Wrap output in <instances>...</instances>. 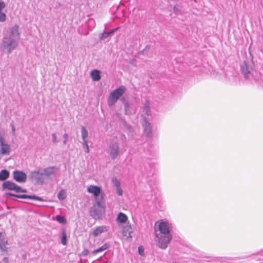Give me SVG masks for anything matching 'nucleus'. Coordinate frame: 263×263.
<instances>
[{
	"instance_id": "f3484780",
	"label": "nucleus",
	"mask_w": 263,
	"mask_h": 263,
	"mask_svg": "<svg viewBox=\"0 0 263 263\" xmlns=\"http://www.w3.org/2000/svg\"><path fill=\"white\" fill-rule=\"evenodd\" d=\"M90 76L95 81H98L101 79L100 71L99 70L94 69L90 72Z\"/></svg>"
},
{
	"instance_id": "ea45409f",
	"label": "nucleus",
	"mask_w": 263,
	"mask_h": 263,
	"mask_svg": "<svg viewBox=\"0 0 263 263\" xmlns=\"http://www.w3.org/2000/svg\"><path fill=\"white\" fill-rule=\"evenodd\" d=\"M173 263H179V262H178L177 261L175 260V261H173Z\"/></svg>"
},
{
	"instance_id": "0eeeda50",
	"label": "nucleus",
	"mask_w": 263,
	"mask_h": 263,
	"mask_svg": "<svg viewBox=\"0 0 263 263\" xmlns=\"http://www.w3.org/2000/svg\"><path fill=\"white\" fill-rule=\"evenodd\" d=\"M8 238L6 234L4 232H0V251L1 252H7L8 245Z\"/></svg>"
},
{
	"instance_id": "a19ab883",
	"label": "nucleus",
	"mask_w": 263,
	"mask_h": 263,
	"mask_svg": "<svg viewBox=\"0 0 263 263\" xmlns=\"http://www.w3.org/2000/svg\"><path fill=\"white\" fill-rule=\"evenodd\" d=\"M108 261H106L105 263H108Z\"/></svg>"
},
{
	"instance_id": "b1692460",
	"label": "nucleus",
	"mask_w": 263,
	"mask_h": 263,
	"mask_svg": "<svg viewBox=\"0 0 263 263\" xmlns=\"http://www.w3.org/2000/svg\"><path fill=\"white\" fill-rule=\"evenodd\" d=\"M61 243L63 245H66L67 244V236L65 232V231H63L62 235L61 238Z\"/></svg>"
},
{
	"instance_id": "58836bf2",
	"label": "nucleus",
	"mask_w": 263,
	"mask_h": 263,
	"mask_svg": "<svg viewBox=\"0 0 263 263\" xmlns=\"http://www.w3.org/2000/svg\"><path fill=\"white\" fill-rule=\"evenodd\" d=\"M139 253L140 255H142V253H143V250L141 249V247H139Z\"/></svg>"
},
{
	"instance_id": "a211bd4d",
	"label": "nucleus",
	"mask_w": 263,
	"mask_h": 263,
	"mask_svg": "<svg viewBox=\"0 0 263 263\" xmlns=\"http://www.w3.org/2000/svg\"><path fill=\"white\" fill-rule=\"evenodd\" d=\"M127 220L128 218L125 214L122 212L119 213L117 218V220L118 222L124 223L127 221Z\"/></svg>"
},
{
	"instance_id": "5701e85b",
	"label": "nucleus",
	"mask_w": 263,
	"mask_h": 263,
	"mask_svg": "<svg viewBox=\"0 0 263 263\" xmlns=\"http://www.w3.org/2000/svg\"><path fill=\"white\" fill-rule=\"evenodd\" d=\"M143 111H145V114L146 115L149 114V111L150 110V104L149 102L146 101L145 103L144 104L143 107Z\"/></svg>"
},
{
	"instance_id": "dca6fc26",
	"label": "nucleus",
	"mask_w": 263,
	"mask_h": 263,
	"mask_svg": "<svg viewBox=\"0 0 263 263\" xmlns=\"http://www.w3.org/2000/svg\"><path fill=\"white\" fill-rule=\"evenodd\" d=\"M107 231V227L105 226H100L95 229L93 232L92 235L97 237L100 235L101 233L106 232Z\"/></svg>"
},
{
	"instance_id": "473e14b6",
	"label": "nucleus",
	"mask_w": 263,
	"mask_h": 263,
	"mask_svg": "<svg viewBox=\"0 0 263 263\" xmlns=\"http://www.w3.org/2000/svg\"><path fill=\"white\" fill-rule=\"evenodd\" d=\"M129 105L127 102L124 104L125 111L126 114H127V111L129 108Z\"/></svg>"
},
{
	"instance_id": "aec40b11",
	"label": "nucleus",
	"mask_w": 263,
	"mask_h": 263,
	"mask_svg": "<svg viewBox=\"0 0 263 263\" xmlns=\"http://www.w3.org/2000/svg\"><path fill=\"white\" fill-rule=\"evenodd\" d=\"M9 176V173L6 170H2L0 172V180L3 181L8 178Z\"/></svg>"
},
{
	"instance_id": "9d476101",
	"label": "nucleus",
	"mask_w": 263,
	"mask_h": 263,
	"mask_svg": "<svg viewBox=\"0 0 263 263\" xmlns=\"http://www.w3.org/2000/svg\"><path fill=\"white\" fill-rule=\"evenodd\" d=\"M142 126L144 134L146 137H150L152 133V126L146 120L144 119L142 122Z\"/></svg>"
},
{
	"instance_id": "c756f323",
	"label": "nucleus",
	"mask_w": 263,
	"mask_h": 263,
	"mask_svg": "<svg viewBox=\"0 0 263 263\" xmlns=\"http://www.w3.org/2000/svg\"><path fill=\"white\" fill-rule=\"evenodd\" d=\"M112 182L116 187L120 186V182L116 178H114L112 179Z\"/></svg>"
},
{
	"instance_id": "bb28decb",
	"label": "nucleus",
	"mask_w": 263,
	"mask_h": 263,
	"mask_svg": "<svg viewBox=\"0 0 263 263\" xmlns=\"http://www.w3.org/2000/svg\"><path fill=\"white\" fill-rule=\"evenodd\" d=\"M6 20V15L3 12H0V22H4Z\"/></svg>"
},
{
	"instance_id": "cd10ccee",
	"label": "nucleus",
	"mask_w": 263,
	"mask_h": 263,
	"mask_svg": "<svg viewBox=\"0 0 263 263\" xmlns=\"http://www.w3.org/2000/svg\"><path fill=\"white\" fill-rule=\"evenodd\" d=\"M83 142V147L85 148V152L88 153L89 152V149L87 144V141L86 140Z\"/></svg>"
},
{
	"instance_id": "393cba45",
	"label": "nucleus",
	"mask_w": 263,
	"mask_h": 263,
	"mask_svg": "<svg viewBox=\"0 0 263 263\" xmlns=\"http://www.w3.org/2000/svg\"><path fill=\"white\" fill-rule=\"evenodd\" d=\"M55 219L60 223H65L66 222V220L64 218V217H63L60 215L57 216Z\"/></svg>"
},
{
	"instance_id": "f8f14e48",
	"label": "nucleus",
	"mask_w": 263,
	"mask_h": 263,
	"mask_svg": "<svg viewBox=\"0 0 263 263\" xmlns=\"http://www.w3.org/2000/svg\"><path fill=\"white\" fill-rule=\"evenodd\" d=\"M87 191L88 193L93 194L95 197L102 194L101 193V188L95 185H90L88 187Z\"/></svg>"
},
{
	"instance_id": "412c9836",
	"label": "nucleus",
	"mask_w": 263,
	"mask_h": 263,
	"mask_svg": "<svg viewBox=\"0 0 263 263\" xmlns=\"http://www.w3.org/2000/svg\"><path fill=\"white\" fill-rule=\"evenodd\" d=\"M66 192L65 190H61L58 194V198L60 200H63L66 198Z\"/></svg>"
},
{
	"instance_id": "7c9ffc66",
	"label": "nucleus",
	"mask_w": 263,
	"mask_h": 263,
	"mask_svg": "<svg viewBox=\"0 0 263 263\" xmlns=\"http://www.w3.org/2000/svg\"><path fill=\"white\" fill-rule=\"evenodd\" d=\"M122 190L121 189V187H117V193L118 195L121 196L122 195Z\"/></svg>"
},
{
	"instance_id": "6e6552de",
	"label": "nucleus",
	"mask_w": 263,
	"mask_h": 263,
	"mask_svg": "<svg viewBox=\"0 0 263 263\" xmlns=\"http://www.w3.org/2000/svg\"><path fill=\"white\" fill-rule=\"evenodd\" d=\"M105 208H98L93 205V209L90 211V215L95 219L100 218L104 214Z\"/></svg>"
},
{
	"instance_id": "f704fd0d",
	"label": "nucleus",
	"mask_w": 263,
	"mask_h": 263,
	"mask_svg": "<svg viewBox=\"0 0 263 263\" xmlns=\"http://www.w3.org/2000/svg\"><path fill=\"white\" fill-rule=\"evenodd\" d=\"M68 137V135L67 134H64L63 137L64 138L65 140L63 141V143L64 144H66V143H67V139Z\"/></svg>"
},
{
	"instance_id": "f257e3e1",
	"label": "nucleus",
	"mask_w": 263,
	"mask_h": 263,
	"mask_svg": "<svg viewBox=\"0 0 263 263\" xmlns=\"http://www.w3.org/2000/svg\"><path fill=\"white\" fill-rule=\"evenodd\" d=\"M171 231V226L167 221L161 220L156 222L155 241L159 248L162 249L167 248L172 239Z\"/></svg>"
},
{
	"instance_id": "4be33fe9",
	"label": "nucleus",
	"mask_w": 263,
	"mask_h": 263,
	"mask_svg": "<svg viewBox=\"0 0 263 263\" xmlns=\"http://www.w3.org/2000/svg\"><path fill=\"white\" fill-rule=\"evenodd\" d=\"M81 134H82V137L83 139V141H86V138L88 136V132L86 130V129L85 128V127L82 126L81 128Z\"/></svg>"
},
{
	"instance_id": "e433bc0d",
	"label": "nucleus",
	"mask_w": 263,
	"mask_h": 263,
	"mask_svg": "<svg viewBox=\"0 0 263 263\" xmlns=\"http://www.w3.org/2000/svg\"><path fill=\"white\" fill-rule=\"evenodd\" d=\"M10 126L12 127V130L13 134L14 135H15V127H14V126L12 124H11L10 125Z\"/></svg>"
},
{
	"instance_id": "4468645a",
	"label": "nucleus",
	"mask_w": 263,
	"mask_h": 263,
	"mask_svg": "<svg viewBox=\"0 0 263 263\" xmlns=\"http://www.w3.org/2000/svg\"><path fill=\"white\" fill-rule=\"evenodd\" d=\"M241 69L242 74L246 79L248 77V74L250 73V70L247 62L244 61L241 65Z\"/></svg>"
},
{
	"instance_id": "6ab92c4d",
	"label": "nucleus",
	"mask_w": 263,
	"mask_h": 263,
	"mask_svg": "<svg viewBox=\"0 0 263 263\" xmlns=\"http://www.w3.org/2000/svg\"><path fill=\"white\" fill-rule=\"evenodd\" d=\"M109 247V245L108 243H105L103 246H102L101 247L98 248L97 249L93 250L92 251V253L93 254H96L97 253H98L99 252H102L104 250L107 249Z\"/></svg>"
},
{
	"instance_id": "f03ea898",
	"label": "nucleus",
	"mask_w": 263,
	"mask_h": 263,
	"mask_svg": "<svg viewBox=\"0 0 263 263\" xmlns=\"http://www.w3.org/2000/svg\"><path fill=\"white\" fill-rule=\"evenodd\" d=\"M20 34L17 25H13L7 31L0 45V49L3 53L9 54L16 48Z\"/></svg>"
},
{
	"instance_id": "ddd939ff",
	"label": "nucleus",
	"mask_w": 263,
	"mask_h": 263,
	"mask_svg": "<svg viewBox=\"0 0 263 263\" xmlns=\"http://www.w3.org/2000/svg\"><path fill=\"white\" fill-rule=\"evenodd\" d=\"M95 198L96 204L94 205L97 206L98 208H105L103 194H101Z\"/></svg>"
},
{
	"instance_id": "4c0bfd02",
	"label": "nucleus",
	"mask_w": 263,
	"mask_h": 263,
	"mask_svg": "<svg viewBox=\"0 0 263 263\" xmlns=\"http://www.w3.org/2000/svg\"><path fill=\"white\" fill-rule=\"evenodd\" d=\"M174 11L176 14H177L179 12V10L178 9L177 7L176 6H175L174 7Z\"/></svg>"
},
{
	"instance_id": "20e7f679",
	"label": "nucleus",
	"mask_w": 263,
	"mask_h": 263,
	"mask_svg": "<svg viewBox=\"0 0 263 263\" xmlns=\"http://www.w3.org/2000/svg\"><path fill=\"white\" fill-rule=\"evenodd\" d=\"M126 90L124 86H121L111 91L108 98L107 104L109 106H113L118 100L124 94Z\"/></svg>"
},
{
	"instance_id": "7ed1b4c3",
	"label": "nucleus",
	"mask_w": 263,
	"mask_h": 263,
	"mask_svg": "<svg viewBox=\"0 0 263 263\" xmlns=\"http://www.w3.org/2000/svg\"><path fill=\"white\" fill-rule=\"evenodd\" d=\"M59 171L58 167L56 166H49L45 168H39L37 170L33 171L30 173V178L36 180L39 183H43L44 181V178H51L55 176Z\"/></svg>"
},
{
	"instance_id": "72a5a7b5",
	"label": "nucleus",
	"mask_w": 263,
	"mask_h": 263,
	"mask_svg": "<svg viewBox=\"0 0 263 263\" xmlns=\"http://www.w3.org/2000/svg\"><path fill=\"white\" fill-rule=\"evenodd\" d=\"M9 258L8 257H4L3 258L2 261L1 263H9Z\"/></svg>"
},
{
	"instance_id": "2eb2a0df",
	"label": "nucleus",
	"mask_w": 263,
	"mask_h": 263,
	"mask_svg": "<svg viewBox=\"0 0 263 263\" xmlns=\"http://www.w3.org/2000/svg\"><path fill=\"white\" fill-rule=\"evenodd\" d=\"M133 232L132 228L130 226H125L123 227L122 230V234L124 236L126 237L127 238L132 237V233Z\"/></svg>"
},
{
	"instance_id": "423d86ee",
	"label": "nucleus",
	"mask_w": 263,
	"mask_h": 263,
	"mask_svg": "<svg viewBox=\"0 0 263 263\" xmlns=\"http://www.w3.org/2000/svg\"><path fill=\"white\" fill-rule=\"evenodd\" d=\"M3 187L5 189H8L11 191H14L16 193H26L27 191L25 189H22L15 183L7 181L3 183Z\"/></svg>"
},
{
	"instance_id": "39448f33",
	"label": "nucleus",
	"mask_w": 263,
	"mask_h": 263,
	"mask_svg": "<svg viewBox=\"0 0 263 263\" xmlns=\"http://www.w3.org/2000/svg\"><path fill=\"white\" fill-rule=\"evenodd\" d=\"M107 152L112 159H116L118 156L119 152L118 143L114 142L109 144L108 146Z\"/></svg>"
},
{
	"instance_id": "a878e982",
	"label": "nucleus",
	"mask_w": 263,
	"mask_h": 263,
	"mask_svg": "<svg viewBox=\"0 0 263 263\" xmlns=\"http://www.w3.org/2000/svg\"><path fill=\"white\" fill-rule=\"evenodd\" d=\"M110 34L109 32H104L100 34V39L102 40H103L106 39Z\"/></svg>"
},
{
	"instance_id": "c9c22d12",
	"label": "nucleus",
	"mask_w": 263,
	"mask_h": 263,
	"mask_svg": "<svg viewBox=\"0 0 263 263\" xmlns=\"http://www.w3.org/2000/svg\"><path fill=\"white\" fill-rule=\"evenodd\" d=\"M119 28H116L115 29H112L110 31H109V33L111 34H113L114 32H115L116 31L118 30Z\"/></svg>"
},
{
	"instance_id": "1a4fd4ad",
	"label": "nucleus",
	"mask_w": 263,
	"mask_h": 263,
	"mask_svg": "<svg viewBox=\"0 0 263 263\" xmlns=\"http://www.w3.org/2000/svg\"><path fill=\"white\" fill-rule=\"evenodd\" d=\"M13 176L14 179L18 182H24L27 179L26 174L22 171H15Z\"/></svg>"
},
{
	"instance_id": "2f4dec72",
	"label": "nucleus",
	"mask_w": 263,
	"mask_h": 263,
	"mask_svg": "<svg viewBox=\"0 0 263 263\" xmlns=\"http://www.w3.org/2000/svg\"><path fill=\"white\" fill-rule=\"evenodd\" d=\"M51 136H52V141L54 143L56 142L57 141L56 134L53 133L52 134Z\"/></svg>"
},
{
	"instance_id": "c85d7f7f",
	"label": "nucleus",
	"mask_w": 263,
	"mask_h": 263,
	"mask_svg": "<svg viewBox=\"0 0 263 263\" xmlns=\"http://www.w3.org/2000/svg\"><path fill=\"white\" fill-rule=\"evenodd\" d=\"M5 3L2 0H0V12H3L2 10L6 7Z\"/></svg>"
},
{
	"instance_id": "9b49d317",
	"label": "nucleus",
	"mask_w": 263,
	"mask_h": 263,
	"mask_svg": "<svg viewBox=\"0 0 263 263\" xmlns=\"http://www.w3.org/2000/svg\"><path fill=\"white\" fill-rule=\"evenodd\" d=\"M8 196H14L20 198H29L32 199H35L39 201H43V199L40 197L35 196L34 195H15L12 193H6Z\"/></svg>"
}]
</instances>
